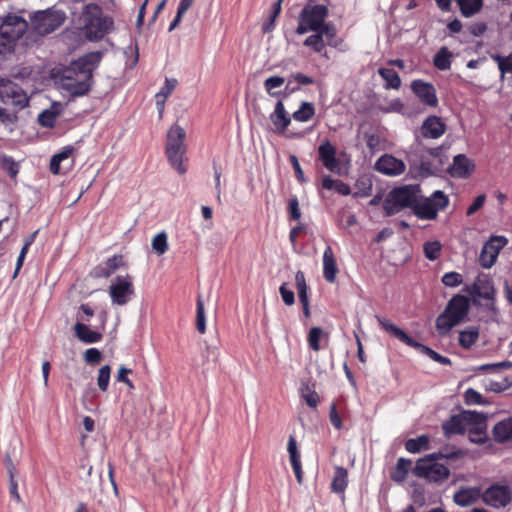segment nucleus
<instances>
[{
    "label": "nucleus",
    "instance_id": "39",
    "mask_svg": "<svg viewBox=\"0 0 512 512\" xmlns=\"http://www.w3.org/2000/svg\"><path fill=\"white\" fill-rule=\"evenodd\" d=\"M315 115V106L311 102L303 101L300 107L293 112L292 118L297 122H308Z\"/></svg>",
    "mask_w": 512,
    "mask_h": 512
},
{
    "label": "nucleus",
    "instance_id": "27",
    "mask_svg": "<svg viewBox=\"0 0 512 512\" xmlns=\"http://www.w3.org/2000/svg\"><path fill=\"white\" fill-rule=\"evenodd\" d=\"M461 321L459 318L454 317L446 309L436 319V330L440 336L447 335L453 327L458 325Z\"/></svg>",
    "mask_w": 512,
    "mask_h": 512
},
{
    "label": "nucleus",
    "instance_id": "42",
    "mask_svg": "<svg viewBox=\"0 0 512 512\" xmlns=\"http://www.w3.org/2000/svg\"><path fill=\"white\" fill-rule=\"evenodd\" d=\"M313 32L314 34L304 40L303 45L310 48L315 53H322L325 49L326 42L318 30Z\"/></svg>",
    "mask_w": 512,
    "mask_h": 512
},
{
    "label": "nucleus",
    "instance_id": "46",
    "mask_svg": "<svg viewBox=\"0 0 512 512\" xmlns=\"http://www.w3.org/2000/svg\"><path fill=\"white\" fill-rule=\"evenodd\" d=\"M491 58L497 63L498 69L501 73V78H504V75L512 70V53H510L508 56L492 54Z\"/></svg>",
    "mask_w": 512,
    "mask_h": 512
},
{
    "label": "nucleus",
    "instance_id": "37",
    "mask_svg": "<svg viewBox=\"0 0 512 512\" xmlns=\"http://www.w3.org/2000/svg\"><path fill=\"white\" fill-rule=\"evenodd\" d=\"M379 75L385 81L384 87L386 89H399L401 86V79L398 73L392 68H379Z\"/></svg>",
    "mask_w": 512,
    "mask_h": 512
},
{
    "label": "nucleus",
    "instance_id": "58",
    "mask_svg": "<svg viewBox=\"0 0 512 512\" xmlns=\"http://www.w3.org/2000/svg\"><path fill=\"white\" fill-rule=\"evenodd\" d=\"M177 80L166 78L164 86L161 90L156 94V98L164 97L166 99L176 88Z\"/></svg>",
    "mask_w": 512,
    "mask_h": 512
},
{
    "label": "nucleus",
    "instance_id": "26",
    "mask_svg": "<svg viewBox=\"0 0 512 512\" xmlns=\"http://www.w3.org/2000/svg\"><path fill=\"white\" fill-rule=\"evenodd\" d=\"M337 265L333 250L327 246L323 253V277L329 283H334L337 274Z\"/></svg>",
    "mask_w": 512,
    "mask_h": 512
},
{
    "label": "nucleus",
    "instance_id": "8",
    "mask_svg": "<svg viewBox=\"0 0 512 512\" xmlns=\"http://www.w3.org/2000/svg\"><path fill=\"white\" fill-rule=\"evenodd\" d=\"M27 28V21L15 14H8L1 20L0 56H4L14 50L15 42L23 36Z\"/></svg>",
    "mask_w": 512,
    "mask_h": 512
},
{
    "label": "nucleus",
    "instance_id": "41",
    "mask_svg": "<svg viewBox=\"0 0 512 512\" xmlns=\"http://www.w3.org/2000/svg\"><path fill=\"white\" fill-rule=\"evenodd\" d=\"M73 151L74 148L72 146H66L60 152L54 154L50 160V171L55 175L59 174L61 162L68 159Z\"/></svg>",
    "mask_w": 512,
    "mask_h": 512
},
{
    "label": "nucleus",
    "instance_id": "14",
    "mask_svg": "<svg viewBox=\"0 0 512 512\" xmlns=\"http://www.w3.org/2000/svg\"><path fill=\"white\" fill-rule=\"evenodd\" d=\"M0 102L14 110H21L28 105L29 98L19 84L7 78H0Z\"/></svg>",
    "mask_w": 512,
    "mask_h": 512
},
{
    "label": "nucleus",
    "instance_id": "48",
    "mask_svg": "<svg viewBox=\"0 0 512 512\" xmlns=\"http://www.w3.org/2000/svg\"><path fill=\"white\" fill-rule=\"evenodd\" d=\"M111 378V367L109 365L102 366L98 371L97 385L102 392H106Z\"/></svg>",
    "mask_w": 512,
    "mask_h": 512
},
{
    "label": "nucleus",
    "instance_id": "62",
    "mask_svg": "<svg viewBox=\"0 0 512 512\" xmlns=\"http://www.w3.org/2000/svg\"><path fill=\"white\" fill-rule=\"evenodd\" d=\"M289 160L294 169V172H295V175H296V178L298 179V181L301 183L306 182V178L304 176V172L300 166L298 158L295 155H290Z\"/></svg>",
    "mask_w": 512,
    "mask_h": 512
},
{
    "label": "nucleus",
    "instance_id": "36",
    "mask_svg": "<svg viewBox=\"0 0 512 512\" xmlns=\"http://www.w3.org/2000/svg\"><path fill=\"white\" fill-rule=\"evenodd\" d=\"M411 464V460L402 457L399 458L396 466L391 472V479L397 483L404 482L411 467Z\"/></svg>",
    "mask_w": 512,
    "mask_h": 512
},
{
    "label": "nucleus",
    "instance_id": "61",
    "mask_svg": "<svg viewBox=\"0 0 512 512\" xmlns=\"http://www.w3.org/2000/svg\"><path fill=\"white\" fill-rule=\"evenodd\" d=\"M288 210H289L291 219L297 220V221L300 220L301 212H300V208H299V201L296 196H293L289 199Z\"/></svg>",
    "mask_w": 512,
    "mask_h": 512
},
{
    "label": "nucleus",
    "instance_id": "34",
    "mask_svg": "<svg viewBox=\"0 0 512 512\" xmlns=\"http://www.w3.org/2000/svg\"><path fill=\"white\" fill-rule=\"evenodd\" d=\"M479 338V328L476 326H469L459 332V345L463 349L471 348Z\"/></svg>",
    "mask_w": 512,
    "mask_h": 512
},
{
    "label": "nucleus",
    "instance_id": "6",
    "mask_svg": "<svg viewBox=\"0 0 512 512\" xmlns=\"http://www.w3.org/2000/svg\"><path fill=\"white\" fill-rule=\"evenodd\" d=\"M420 193L421 188L418 184L403 185L392 189L383 203L386 214L391 216L404 208L414 210Z\"/></svg>",
    "mask_w": 512,
    "mask_h": 512
},
{
    "label": "nucleus",
    "instance_id": "2",
    "mask_svg": "<svg viewBox=\"0 0 512 512\" xmlns=\"http://www.w3.org/2000/svg\"><path fill=\"white\" fill-rule=\"evenodd\" d=\"M465 452L455 447H444L438 452L427 454L417 460L412 473L418 478H424L429 482L441 484L450 476V469L440 460L456 461L464 458Z\"/></svg>",
    "mask_w": 512,
    "mask_h": 512
},
{
    "label": "nucleus",
    "instance_id": "21",
    "mask_svg": "<svg viewBox=\"0 0 512 512\" xmlns=\"http://www.w3.org/2000/svg\"><path fill=\"white\" fill-rule=\"evenodd\" d=\"M269 119L274 126V132L284 134L291 124L292 116L286 111L282 100H278L275 104L273 112L270 113Z\"/></svg>",
    "mask_w": 512,
    "mask_h": 512
},
{
    "label": "nucleus",
    "instance_id": "3",
    "mask_svg": "<svg viewBox=\"0 0 512 512\" xmlns=\"http://www.w3.org/2000/svg\"><path fill=\"white\" fill-rule=\"evenodd\" d=\"M446 438L453 435H463L468 431L471 442H482L484 438L485 417L474 411H462L452 415L442 423Z\"/></svg>",
    "mask_w": 512,
    "mask_h": 512
},
{
    "label": "nucleus",
    "instance_id": "64",
    "mask_svg": "<svg viewBox=\"0 0 512 512\" xmlns=\"http://www.w3.org/2000/svg\"><path fill=\"white\" fill-rule=\"evenodd\" d=\"M329 418H330L331 424L336 429H340L342 427V420H341V417H340L339 413L337 412V408H336V404L335 403H333L331 405V407H330Z\"/></svg>",
    "mask_w": 512,
    "mask_h": 512
},
{
    "label": "nucleus",
    "instance_id": "35",
    "mask_svg": "<svg viewBox=\"0 0 512 512\" xmlns=\"http://www.w3.org/2000/svg\"><path fill=\"white\" fill-rule=\"evenodd\" d=\"M453 54L447 47H441L433 57V65L440 71L451 68Z\"/></svg>",
    "mask_w": 512,
    "mask_h": 512
},
{
    "label": "nucleus",
    "instance_id": "1",
    "mask_svg": "<svg viewBox=\"0 0 512 512\" xmlns=\"http://www.w3.org/2000/svg\"><path fill=\"white\" fill-rule=\"evenodd\" d=\"M102 52L86 53L64 69L60 78L61 87L73 97L87 94L93 83V72L99 66Z\"/></svg>",
    "mask_w": 512,
    "mask_h": 512
},
{
    "label": "nucleus",
    "instance_id": "22",
    "mask_svg": "<svg viewBox=\"0 0 512 512\" xmlns=\"http://www.w3.org/2000/svg\"><path fill=\"white\" fill-rule=\"evenodd\" d=\"M122 266H124L123 256L115 254L105 262L94 267L92 276L95 278H108Z\"/></svg>",
    "mask_w": 512,
    "mask_h": 512
},
{
    "label": "nucleus",
    "instance_id": "49",
    "mask_svg": "<svg viewBox=\"0 0 512 512\" xmlns=\"http://www.w3.org/2000/svg\"><path fill=\"white\" fill-rule=\"evenodd\" d=\"M152 248L158 255H163L168 250L167 234L160 232L152 239Z\"/></svg>",
    "mask_w": 512,
    "mask_h": 512
},
{
    "label": "nucleus",
    "instance_id": "24",
    "mask_svg": "<svg viewBox=\"0 0 512 512\" xmlns=\"http://www.w3.org/2000/svg\"><path fill=\"white\" fill-rule=\"evenodd\" d=\"M474 169L475 165L472 160L464 154H458L453 158L449 172L453 177L465 179L471 175Z\"/></svg>",
    "mask_w": 512,
    "mask_h": 512
},
{
    "label": "nucleus",
    "instance_id": "19",
    "mask_svg": "<svg viewBox=\"0 0 512 512\" xmlns=\"http://www.w3.org/2000/svg\"><path fill=\"white\" fill-rule=\"evenodd\" d=\"M411 90L424 105L430 107L438 105L436 89L431 83L421 79L413 80L411 82Z\"/></svg>",
    "mask_w": 512,
    "mask_h": 512
},
{
    "label": "nucleus",
    "instance_id": "20",
    "mask_svg": "<svg viewBox=\"0 0 512 512\" xmlns=\"http://www.w3.org/2000/svg\"><path fill=\"white\" fill-rule=\"evenodd\" d=\"M337 150L329 140H324L318 147V158L322 165L331 172L340 171V160L336 157Z\"/></svg>",
    "mask_w": 512,
    "mask_h": 512
},
{
    "label": "nucleus",
    "instance_id": "51",
    "mask_svg": "<svg viewBox=\"0 0 512 512\" xmlns=\"http://www.w3.org/2000/svg\"><path fill=\"white\" fill-rule=\"evenodd\" d=\"M441 282L446 287H451V288L458 287L459 285H461L463 283V276L460 273L455 272V271L447 272L442 276Z\"/></svg>",
    "mask_w": 512,
    "mask_h": 512
},
{
    "label": "nucleus",
    "instance_id": "11",
    "mask_svg": "<svg viewBox=\"0 0 512 512\" xmlns=\"http://www.w3.org/2000/svg\"><path fill=\"white\" fill-rule=\"evenodd\" d=\"M448 205V196L443 191L436 190L429 197H423L420 194L413 212L419 219L433 220L438 216L439 211L444 210Z\"/></svg>",
    "mask_w": 512,
    "mask_h": 512
},
{
    "label": "nucleus",
    "instance_id": "45",
    "mask_svg": "<svg viewBox=\"0 0 512 512\" xmlns=\"http://www.w3.org/2000/svg\"><path fill=\"white\" fill-rule=\"evenodd\" d=\"M442 244L435 241H427L423 244V252L425 257L430 261H435L439 259L441 255Z\"/></svg>",
    "mask_w": 512,
    "mask_h": 512
},
{
    "label": "nucleus",
    "instance_id": "23",
    "mask_svg": "<svg viewBox=\"0 0 512 512\" xmlns=\"http://www.w3.org/2000/svg\"><path fill=\"white\" fill-rule=\"evenodd\" d=\"M445 131L446 125L438 116L427 117L421 126V135L428 139H438Z\"/></svg>",
    "mask_w": 512,
    "mask_h": 512
},
{
    "label": "nucleus",
    "instance_id": "28",
    "mask_svg": "<svg viewBox=\"0 0 512 512\" xmlns=\"http://www.w3.org/2000/svg\"><path fill=\"white\" fill-rule=\"evenodd\" d=\"M480 496V490L478 488H462L458 490L454 496V502L461 506V507H467L471 504H473Z\"/></svg>",
    "mask_w": 512,
    "mask_h": 512
},
{
    "label": "nucleus",
    "instance_id": "44",
    "mask_svg": "<svg viewBox=\"0 0 512 512\" xmlns=\"http://www.w3.org/2000/svg\"><path fill=\"white\" fill-rule=\"evenodd\" d=\"M285 79L281 76H271L264 81V88L267 93L272 97H282L283 92L274 91V89L281 87Z\"/></svg>",
    "mask_w": 512,
    "mask_h": 512
},
{
    "label": "nucleus",
    "instance_id": "63",
    "mask_svg": "<svg viewBox=\"0 0 512 512\" xmlns=\"http://www.w3.org/2000/svg\"><path fill=\"white\" fill-rule=\"evenodd\" d=\"M485 200H486V196L484 194L477 196L474 199L473 203L468 207L467 212H466L467 215L471 216L474 213H476L480 208H482V206L485 203Z\"/></svg>",
    "mask_w": 512,
    "mask_h": 512
},
{
    "label": "nucleus",
    "instance_id": "54",
    "mask_svg": "<svg viewBox=\"0 0 512 512\" xmlns=\"http://www.w3.org/2000/svg\"><path fill=\"white\" fill-rule=\"evenodd\" d=\"M322 333H323V331L320 327H313L310 329L309 334H308V344L312 350H314V351L320 350L319 341L321 339Z\"/></svg>",
    "mask_w": 512,
    "mask_h": 512
},
{
    "label": "nucleus",
    "instance_id": "33",
    "mask_svg": "<svg viewBox=\"0 0 512 512\" xmlns=\"http://www.w3.org/2000/svg\"><path fill=\"white\" fill-rule=\"evenodd\" d=\"M322 188L326 190H335L337 193L347 196L351 194V188L342 180L333 179L330 175H325L322 178Z\"/></svg>",
    "mask_w": 512,
    "mask_h": 512
},
{
    "label": "nucleus",
    "instance_id": "12",
    "mask_svg": "<svg viewBox=\"0 0 512 512\" xmlns=\"http://www.w3.org/2000/svg\"><path fill=\"white\" fill-rule=\"evenodd\" d=\"M65 19L66 15L61 10L47 9L37 11L31 17V26L37 34L44 36L58 29Z\"/></svg>",
    "mask_w": 512,
    "mask_h": 512
},
{
    "label": "nucleus",
    "instance_id": "32",
    "mask_svg": "<svg viewBox=\"0 0 512 512\" xmlns=\"http://www.w3.org/2000/svg\"><path fill=\"white\" fill-rule=\"evenodd\" d=\"M60 113L61 104L53 103L49 109L42 111L38 115V122L43 127L52 128L55 125L56 119Z\"/></svg>",
    "mask_w": 512,
    "mask_h": 512
},
{
    "label": "nucleus",
    "instance_id": "50",
    "mask_svg": "<svg viewBox=\"0 0 512 512\" xmlns=\"http://www.w3.org/2000/svg\"><path fill=\"white\" fill-rule=\"evenodd\" d=\"M464 400L467 405H485L488 403L483 396L473 388H468L464 392Z\"/></svg>",
    "mask_w": 512,
    "mask_h": 512
},
{
    "label": "nucleus",
    "instance_id": "18",
    "mask_svg": "<svg viewBox=\"0 0 512 512\" xmlns=\"http://www.w3.org/2000/svg\"><path fill=\"white\" fill-rule=\"evenodd\" d=\"M375 169L386 176L395 177L401 175L405 169V163L390 154H384L375 163Z\"/></svg>",
    "mask_w": 512,
    "mask_h": 512
},
{
    "label": "nucleus",
    "instance_id": "55",
    "mask_svg": "<svg viewBox=\"0 0 512 512\" xmlns=\"http://www.w3.org/2000/svg\"><path fill=\"white\" fill-rule=\"evenodd\" d=\"M102 360V353L97 348H89L84 353V361L87 364L95 365Z\"/></svg>",
    "mask_w": 512,
    "mask_h": 512
},
{
    "label": "nucleus",
    "instance_id": "4",
    "mask_svg": "<svg viewBox=\"0 0 512 512\" xmlns=\"http://www.w3.org/2000/svg\"><path fill=\"white\" fill-rule=\"evenodd\" d=\"M463 292L473 297V304L481 306L485 311L497 316L499 310L496 307V290L492 278L486 274H479L474 282L463 287Z\"/></svg>",
    "mask_w": 512,
    "mask_h": 512
},
{
    "label": "nucleus",
    "instance_id": "5",
    "mask_svg": "<svg viewBox=\"0 0 512 512\" xmlns=\"http://www.w3.org/2000/svg\"><path fill=\"white\" fill-rule=\"evenodd\" d=\"M83 34L90 41H97L112 28L113 19L102 16L101 8L94 3L86 4L82 11Z\"/></svg>",
    "mask_w": 512,
    "mask_h": 512
},
{
    "label": "nucleus",
    "instance_id": "16",
    "mask_svg": "<svg viewBox=\"0 0 512 512\" xmlns=\"http://www.w3.org/2000/svg\"><path fill=\"white\" fill-rule=\"evenodd\" d=\"M508 240L504 236H491L483 245L479 255V264L485 269L491 268L500 253L507 245Z\"/></svg>",
    "mask_w": 512,
    "mask_h": 512
},
{
    "label": "nucleus",
    "instance_id": "30",
    "mask_svg": "<svg viewBox=\"0 0 512 512\" xmlns=\"http://www.w3.org/2000/svg\"><path fill=\"white\" fill-rule=\"evenodd\" d=\"M493 436L499 443L512 441V418L498 422L493 428Z\"/></svg>",
    "mask_w": 512,
    "mask_h": 512
},
{
    "label": "nucleus",
    "instance_id": "59",
    "mask_svg": "<svg viewBox=\"0 0 512 512\" xmlns=\"http://www.w3.org/2000/svg\"><path fill=\"white\" fill-rule=\"evenodd\" d=\"M325 41L335 38L337 31L332 23H326L325 21L318 30Z\"/></svg>",
    "mask_w": 512,
    "mask_h": 512
},
{
    "label": "nucleus",
    "instance_id": "53",
    "mask_svg": "<svg viewBox=\"0 0 512 512\" xmlns=\"http://www.w3.org/2000/svg\"><path fill=\"white\" fill-rule=\"evenodd\" d=\"M281 12V6L279 3H274L272 7L271 14L267 22H265L262 26V31L264 33H269L274 29L275 20L279 16Z\"/></svg>",
    "mask_w": 512,
    "mask_h": 512
},
{
    "label": "nucleus",
    "instance_id": "13",
    "mask_svg": "<svg viewBox=\"0 0 512 512\" xmlns=\"http://www.w3.org/2000/svg\"><path fill=\"white\" fill-rule=\"evenodd\" d=\"M419 161L410 164L409 175L413 178L428 177L437 170L436 161L441 155V147L423 148L417 152Z\"/></svg>",
    "mask_w": 512,
    "mask_h": 512
},
{
    "label": "nucleus",
    "instance_id": "57",
    "mask_svg": "<svg viewBox=\"0 0 512 512\" xmlns=\"http://www.w3.org/2000/svg\"><path fill=\"white\" fill-rule=\"evenodd\" d=\"M213 171H214V179H215L216 198H217L218 202H221V194H222V188H221L222 168L216 162H213Z\"/></svg>",
    "mask_w": 512,
    "mask_h": 512
},
{
    "label": "nucleus",
    "instance_id": "38",
    "mask_svg": "<svg viewBox=\"0 0 512 512\" xmlns=\"http://www.w3.org/2000/svg\"><path fill=\"white\" fill-rule=\"evenodd\" d=\"M459 6L461 14L466 17H472L478 13L483 6V0H455Z\"/></svg>",
    "mask_w": 512,
    "mask_h": 512
},
{
    "label": "nucleus",
    "instance_id": "56",
    "mask_svg": "<svg viewBox=\"0 0 512 512\" xmlns=\"http://www.w3.org/2000/svg\"><path fill=\"white\" fill-rule=\"evenodd\" d=\"M287 451L289 453V459L291 461L300 460V452L298 450L297 441L294 435H290L287 443Z\"/></svg>",
    "mask_w": 512,
    "mask_h": 512
},
{
    "label": "nucleus",
    "instance_id": "17",
    "mask_svg": "<svg viewBox=\"0 0 512 512\" xmlns=\"http://www.w3.org/2000/svg\"><path fill=\"white\" fill-rule=\"evenodd\" d=\"M482 499L492 508H504L512 500V489L507 485L493 484L483 492Z\"/></svg>",
    "mask_w": 512,
    "mask_h": 512
},
{
    "label": "nucleus",
    "instance_id": "60",
    "mask_svg": "<svg viewBox=\"0 0 512 512\" xmlns=\"http://www.w3.org/2000/svg\"><path fill=\"white\" fill-rule=\"evenodd\" d=\"M279 292H280L283 302L286 305L291 306L294 304V302H295L294 292L287 287L286 283H283L279 287Z\"/></svg>",
    "mask_w": 512,
    "mask_h": 512
},
{
    "label": "nucleus",
    "instance_id": "25",
    "mask_svg": "<svg viewBox=\"0 0 512 512\" xmlns=\"http://www.w3.org/2000/svg\"><path fill=\"white\" fill-rule=\"evenodd\" d=\"M469 307V298L467 296L457 294L449 300L445 309L454 317L459 318V320L462 322L469 312Z\"/></svg>",
    "mask_w": 512,
    "mask_h": 512
},
{
    "label": "nucleus",
    "instance_id": "9",
    "mask_svg": "<svg viewBox=\"0 0 512 512\" xmlns=\"http://www.w3.org/2000/svg\"><path fill=\"white\" fill-rule=\"evenodd\" d=\"M376 319L379 323V325L388 333L393 335L395 338L406 344L407 346L413 347L417 350H419L422 354L428 356L433 361L440 363L442 365H450L451 360L446 357L442 356L438 352L434 351L428 346H425L416 340H414L412 337H410L404 330L397 327L395 324H393L390 320L376 316Z\"/></svg>",
    "mask_w": 512,
    "mask_h": 512
},
{
    "label": "nucleus",
    "instance_id": "31",
    "mask_svg": "<svg viewBox=\"0 0 512 512\" xmlns=\"http://www.w3.org/2000/svg\"><path fill=\"white\" fill-rule=\"evenodd\" d=\"M348 485V472L342 466H336L333 479L331 482V490L334 493L343 494Z\"/></svg>",
    "mask_w": 512,
    "mask_h": 512
},
{
    "label": "nucleus",
    "instance_id": "29",
    "mask_svg": "<svg viewBox=\"0 0 512 512\" xmlns=\"http://www.w3.org/2000/svg\"><path fill=\"white\" fill-rule=\"evenodd\" d=\"M74 331L77 338L86 344L97 343L102 339V334L91 330L87 325L77 322L74 325Z\"/></svg>",
    "mask_w": 512,
    "mask_h": 512
},
{
    "label": "nucleus",
    "instance_id": "7",
    "mask_svg": "<svg viewBox=\"0 0 512 512\" xmlns=\"http://www.w3.org/2000/svg\"><path fill=\"white\" fill-rule=\"evenodd\" d=\"M185 130L175 124L167 132L165 153L170 165L179 173L184 174L187 171V165L184 163L186 146L184 140Z\"/></svg>",
    "mask_w": 512,
    "mask_h": 512
},
{
    "label": "nucleus",
    "instance_id": "10",
    "mask_svg": "<svg viewBox=\"0 0 512 512\" xmlns=\"http://www.w3.org/2000/svg\"><path fill=\"white\" fill-rule=\"evenodd\" d=\"M328 16V8L323 4H313L308 1L298 17L296 34L304 35L310 31H316Z\"/></svg>",
    "mask_w": 512,
    "mask_h": 512
},
{
    "label": "nucleus",
    "instance_id": "15",
    "mask_svg": "<svg viewBox=\"0 0 512 512\" xmlns=\"http://www.w3.org/2000/svg\"><path fill=\"white\" fill-rule=\"evenodd\" d=\"M108 292L113 305H126L135 292L132 277L128 274L116 276L111 281Z\"/></svg>",
    "mask_w": 512,
    "mask_h": 512
},
{
    "label": "nucleus",
    "instance_id": "47",
    "mask_svg": "<svg viewBox=\"0 0 512 512\" xmlns=\"http://www.w3.org/2000/svg\"><path fill=\"white\" fill-rule=\"evenodd\" d=\"M196 326L199 333L204 334L206 331V315L204 309V302L201 296L197 298V309H196Z\"/></svg>",
    "mask_w": 512,
    "mask_h": 512
},
{
    "label": "nucleus",
    "instance_id": "40",
    "mask_svg": "<svg viewBox=\"0 0 512 512\" xmlns=\"http://www.w3.org/2000/svg\"><path fill=\"white\" fill-rule=\"evenodd\" d=\"M430 438L428 435H420L417 438L408 439L405 442V449L409 453H419L421 450H427L429 448Z\"/></svg>",
    "mask_w": 512,
    "mask_h": 512
},
{
    "label": "nucleus",
    "instance_id": "52",
    "mask_svg": "<svg viewBox=\"0 0 512 512\" xmlns=\"http://www.w3.org/2000/svg\"><path fill=\"white\" fill-rule=\"evenodd\" d=\"M511 384V381L507 377L502 381L488 380V382L485 384V390L500 393L508 389Z\"/></svg>",
    "mask_w": 512,
    "mask_h": 512
},
{
    "label": "nucleus",
    "instance_id": "43",
    "mask_svg": "<svg viewBox=\"0 0 512 512\" xmlns=\"http://www.w3.org/2000/svg\"><path fill=\"white\" fill-rule=\"evenodd\" d=\"M295 284L298 291L299 301L302 305L309 304L308 287L305 280V275L302 271H297L295 274Z\"/></svg>",
    "mask_w": 512,
    "mask_h": 512
}]
</instances>
